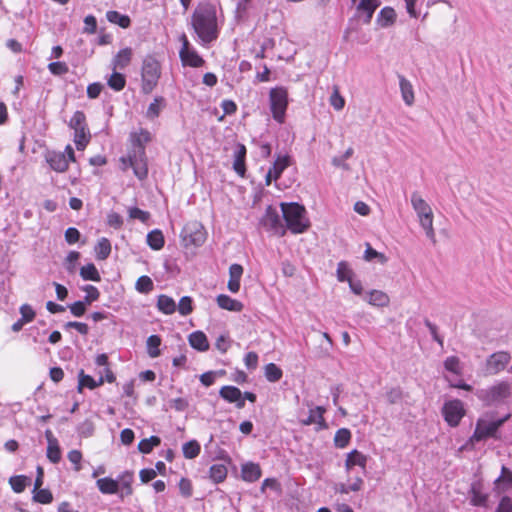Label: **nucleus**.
<instances>
[{"instance_id": "3c124183", "label": "nucleus", "mask_w": 512, "mask_h": 512, "mask_svg": "<svg viewBox=\"0 0 512 512\" xmlns=\"http://www.w3.org/2000/svg\"><path fill=\"white\" fill-rule=\"evenodd\" d=\"M47 457L52 463H58L61 459V451L57 439H50L47 447Z\"/></svg>"}, {"instance_id": "8fccbe9b", "label": "nucleus", "mask_w": 512, "mask_h": 512, "mask_svg": "<svg viewBox=\"0 0 512 512\" xmlns=\"http://www.w3.org/2000/svg\"><path fill=\"white\" fill-rule=\"evenodd\" d=\"M351 439V432L346 428L339 429L334 436L335 446L344 448L348 445Z\"/></svg>"}, {"instance_id": "20e7f679", "label": "nucleus", "mask_w": 512, "mask_h": 512, "mask_svg": "<svg viewBox=\"0 0 512 512\" xmlns=\"http://www.w3.org/2000/svg\"><path fill=\"white\" fill-rule=\"evenodd\" d=\"M411 205L417 214L419 224L424 229L426 236L435 243L436 237L433 227L434 215L431 206L418 192L412 193Z\"/></svg>"}, {"instance_id": "9b49d317", "label": "nucleus", "mask_w": 512, "mask_h": 512, "mask_svg": "<svg viewBox=\"0 0 512 512\" xmlns=\"http://www.w3.org/2000/svg\"><path fill=\"white\" fill-rule=\"evenodd\" d=\"M182 237L185 245L200 246L206 239L203 226L198 222H191L184 226Z\"/></svg>"}, {"instance_id": "5fc2aeb1", "label": "nucleus", "mask_w": 512, "mask_h": 512, "mask_svg": "<svg viewBox=\"0 0 512 512\" xmlns=\"http://www.w3.org/2000/svg\"><path fill=\"white\" fill-rule=\"evenodd\" d=\"M330 104L337 111L342 110L345 106V99L341 96L337 86L334 87L330 96Z\"/></svg>"}, {"instance_id": "39448f33", "label": "nucleus", "mask_w": 512, "mask_h": 512, "mask_svg": "<svg viewBox=\"0 0 512 512\" xmlns=\"http://www.w3.org/2000/svg\"><path fill=\"white\" fill-rule=\"evenodd\" d=\"M161 77V64L152 55H147L141 66V92L150 94L157 87Z\"/></svg>"}, {"instance_id": "e433bc0d", "label": "nucleus", "mask_w": 512, "mask_h": 512, "mask_svg": "<svg viewBox=\"0 0 512 512\" xmlns=\"http://www.w3.org/2000/svg\"><path fill=\"white\" fill-rule=\"evenodd\" d=\"M324 409L320 406H317L313 409H310L309 416L306 419L301 420V424L308 426L314 423L322 424L324 422L323 413Z\"/></svg>"}, {"instance_id": "423d86ee", "label": "nucleus", "mask_w": 512, "mask_h": 512, "mask_svg": "<svg viewBox=\"0 0 512 512\" xmlns=\"http://www.w3.org/2000/svg\"><path fill=\"white\" fill-rule=\"evenodd\" d=\"M510 418L506 415L500 419H494L492 413H486L476 422L475 431L469 439L470 443L479 442L490 437H495L498 429Z\"/></svg>"}, {"instance_id": "37998d69", "label": "nucleus", "mask_w": 512, "mask_h": 512, "mask_svg": "<svg viewBox=\"0 0 512 512\" xmlns=\"http://www.w3.org/2000/svg\"><path fill=\"white\" fill-rule=\"evenodd\" d=\"M146 345L147 353L151 358H156L160 355L161 338L158 335L149 336Z\"/></svg>"}, {"instance_id": "f03ea898", "label": "nucleus", "mask_w": 512, "mask_h": 512, "mask_svg": "<svg viewBox=\"0 0 512 512\" xmlns=\"http://www.w3.org/2000/svg\"><path fill=\"white\" fill-rule=\"evenodd\" d=\"M476 396L487 407L505 405L512 398V383L498 380L486 388L477 390Z\"/></svg>"}, {"instance_id": "cd10ccee", "label": "nucleus", "mask_w": 512, "mask_h": 512, "mask_svg": "<svg viewBox=\"0 0 512 512\" xmlns=\"http://www.w3.org/2000/svg\"><path fill=\"white\" fill-rule=\"evenodd\" d=\"M242 478L247 482H255L261 477V469L258 464L247 463L242 466Z\"/></svg>"}, {"instance_id": "69168bd1", "label": "nucleus", "mask_w": 512, "mask_h": 512, "mask_svg": "<svg viewBox=\"0 0 512 512\" xmlns=\"http://www.w3.org/2000/svg\"><path fill=\"white\" fill-rule=\"evenodd\" d=\"M86 305L88 304L84 300L77 301L69 305V309L75 317H81L86 311Z\"/></svg>"}, {"instance_id": "de8ad7c7", "label": "nucleus", "mask_w": 512, "mask_h": 512, "mask_svg": "<svg viewBox=\"0 0 512 512\" xmlns=\"http://www.w3.org/2000/svg\"><path fill=\"white\" fill-rule=\"evenodd\" d=\"M209 473H210V478L215 483H220L227 476V468L223 464H214L210 467Z\"/></svg>"}, {"instance_id": "72a5a7b5", "label": "nucleus", "mask_w": 512, "mask_h": 512, "mask_svg": "<svg viewBox=\"0 0 512 512\" xmlns=\"http://www.w3.org/2000/svg\"><path fill=\"white\" fill-rule=\"evenodd\" d=\"M164 236L163 233L155 229L148 233L147 235V244L153 250H160L164 246Z\"/></svg>"}, {"instance_id": "bf43d9fd", "label": "nucleus", "mask_w": 512, "mask_h": 512, "mask_svg": "<svg viewBox=\"0 0 512 512\" xmlns=\"http://www.w3.org/2000/svg\"><path fill=\"white\" fill-rule=\"evenodd\" d=\"M86 295L84 297V301L90 305L92 302L97 301L100 297L99 290L93 285H86L82 288Z\"/></svg>"}, {"instance_id": "b1692460", "label": "nucleus", "mask_w": 512, "mask_h": 512, "mask_svg": "<svg viewBox=\"0 0 512 512\" xmlns=\"http://www.w3.org/2000/svg\"><path fill=\"white\" fill-rule=\"evenodd\" d=\"M367 302L375 307H387L390 303L388 294L381 290H371L367 293Z\"/></svg>"}, {"instance_id": "052dcab7", "label": "nucleus", "mask_w": 512, "mask_h": 512, "mask_svg": "<svg viewBox=\"0 0 512 512\" xmlns=\"http://www.w3.org/2000/svg\"><path fill=\"white\" fill-rule=\"evenodd\" d=\"M444 367L454 374L459 375L461 373L460 360L456 356L447 357L444 361Z\"/></svg>"}, {"instance_id": "5701e85b", "label": "nucleus", "mask_w": 512, "mask_h": 512, "mask_svg": "<svg viewBox=\"0 0 512 512\" xmlns=\"http://www.w3.org/2000/svg\"><path fill=\"white\" fill-rule=\"evenodd\" d=\"M216 301L218 306L224 310L240 312L243 309V304L240 301L233 299L226 294L218 295Z\"/></svg>"}, {"instance_id": "ea45409f", "label": "nucleus", "mask_w": 512, "mask_h": 512, "mask_svg": "<svg viewBox=\"0 0 512 512\" xmlns=\"http://www.w3.org/2000/svg\"><path fill=\"white\" fill-rule=\"evenodd\" d=\"M106 18L110 23L117 24L122 28H128L131 23L127 15L120 14L117 11H108Z\"/></svg>"}, {"instance_id": "f3484780", "label": "nucleus", "mask_w": 512, "mask_h": 512, "mask_svg": "<svg viewBox=\"0 0 512 512\" xmlns=\"http://www.w3.org/2000/svg\"><path fill=\"white\" fill-rule=\"evenodd\" d=\"M243 275V267L240 264H232L229 267V281L227 287L230 292L237 293L240 290V280Z\"/></svg>"}, {"instance_id": "79ce46f5", "label": "nucleus", "mask_w": 512, "mask_h": 512, "mask_svg": "<svg viewBox=\"0 0 512 512\" xmlns=\"http://www.w3.org/2000/svg\"><path fill=\"white\" fill-rule=\"evenodd\" d=\"M385 399L388 404L395 405L402 402L404 399V392L400 387H391L385 393Z\"/></svg>"}, {"instance_id": "49530a36", "label": "nucleus", "mask_w": 512, "mask_h": 512, "mask_svg": "<svg viewBox=\"0 0 512 512\" xmlns=\"http://www.w3.org/2000/svg\"><path fill=\"white\" fill-rule=\"evenodd\" d=\"M160 443L161 440L158 436H151L150 438L142 439L138 444V449L141 453L148 454Z\"/></svg>"}, {"instance_id": "6ab92c4d", "label": "nucleus", "mask_w": 512, "mask_h": 512, "mask_svg": "<svg viewBox=\"0 0 512 512\" xmlns=\"http://www.w3.org/2000/svg\"><path fill=\"white\" fill-rule=\"evenodd\" d=\"M245 157L246 147L243 144H237V148L234 154L233 169L241 177H244L246 172Z\"/></svg>"}, {"instance_id": "c85d7f7f", "label": "nucleus", "mask_w": 512, "mask_h": 512, "mask_svg": "<svg viewBox=\"0 0 512 512\" xmlns=\"http://www.w3.org/2000/svg\"><path fill=\"white\" fill-rule=\"evenodd\" d=\"M291 164L290 156L288 155H278L269 169L274 174V180L279 179L282 172L289 167Z\"/></svg>"}, {"instance_id": "f257e3e1", "label": "nucleus", "mask_w": 512, "mask_h": 512, "mask_svg": "<svg viewBox=\"0 0 512 512\" xmlns=\"http://www.w3.org/2000/svg\"><path fill=\"white\" fill-rule=\"evenodd\" d=\"M191 24L202 43L208 44L218 38L216 10L212 5L198 6L192 14Z\"/></svg>"}, {"instance_id": "a211bd4d", "label": "nucleus", "mask_w": 512, "mask_h": 512, "mask_svg": "<svg viewBox=\"0 0 512 512\" xmlns=\"http://www.w3.org/2000/svg\"><path fill=\"white\" fill-rule=\"evenodd\" d=\"M50 167L56 172H65L68 169V160L66 155L60 152L49 153L46 157Z\"/></svg>"}, {"instance_id": "4c0bfd02", "label": "nucleus", "mask_w": 512, "mask_h": 512, "mask_svg": "<svg viewBox=\"0 0 512 512\" xmlns=\"http://www.w3.org/2000/svg\"><path fill=\"white\" fill-rule=\"evenodd\" d=\"M96 258L98 260H105L111 253V244L107 238H101L95 246Z\"/></svg>"}, {"instance_id": "f704fd0d", "label": "nucleus", "mask_w": 512, "mask_h": 512, "mask_svg": "<svg viewBox=\"0 0 512 512\" xmlns=\"http://www.w3.org/2000/svg\"><path fill=\"white\" fill-rule=\"evenodd\" d=\"M219 394L229 403L240 400V396H242L240 389L235 386H223L220 389Z\"/></svg>"}, {"instance_id": "09e8293b", "label": "nucleus", "mask_w": 512, "mask_h": 512, "mask_svg": "<svg viewBox=\"0 0 512 512\" xmlns=\"http://www.w3.org/2000/svg\"><path fill=\"white\" fill-rule=\"evenodd\" d=\"M264 374L269 382H277L282 378V370L274 363L265 366Z\"/></svg>"}, {"instance_id": "c9c22d12", "label": "nucleus", "mask_w": 512, "mask_h": 512, "mask_svg": "<svg viewBox=\"0 0 512 512\" xmlns=\"http://www.w3.org/2000/svg\"><path fill=\"white\" fill-rule=\"evenodd\" d=\"M131 138L135 145L134 149L142 148L145 150V144L151 141V134L148 130L140 129L139 132L132 133Z\"/></svg>"}, {"instance_id": "1a4fd4ad", "label": "nucleus", "mask_w": 512, "mask_h": 512, "mask_svg": "<svg viewBox=\"0 0 512 512\" xmlns=\"http://www.w3.org/2000/svg\"><path fill=\"white\" fill-rule=\"evenodd\" d=\"M511 361V354L508 351H497L489 355L484 364L486 375H498L506 369Z\"/></svg>"}, {"instance_id": "dca6fc26", "label": "nucleus", "mask_w": 512, "mask_h": 512, "mask_svg": "<svg viewBox=\"0 0 512 512\" xmlns=\"http://www.w3.org/2000/svg\"><path fill=\"white\" fill-rule=\"evenodd\" d=\"M133 57V50L130 47H126L118 51L111 61L112 70H123L131 62Z\"/></svg>"}, {"instance_id": "0eeeda50", "label": "nucleus", "mask_w": 512, "mask_h": 512, "mask_svg": "<svg viewBox=\"0 0 512 512\" xmlns=\"http://www.w3.org/2000/svg\"><path fill=\"white\" fill-rule=\"evenodd\" d=\"M69 127L74 130V143L78 150H84L91 139L86 124V116L82 111H76L69 122Z\"/></svg>"}, {"instance_id": "bb28decb", "label": "nucleus", "mask_w": 512, "mask_h": 512, "mask_svg": "<svg viewBox=\"0 0 512 512\" xmlns=\"http://www.w3.org/2000/svg\"><path fill=\"white\" fill-rule=\"evenodd\" d=\"M156 306L160 312L166 315H171L177 310L174 299L165 294L158 296Z\"/></svg>"}, {"instance_id": "6e6552de", "label": "nucleus", "mask_w": 512, "mask_h": 512, "mask_svg": "<svg viewBox=\"0 0 512 512\" xmlns=\"http://www.w3.org/2000/svg\"><path fill=\"white\" fill-rule=\"evenodd\" d=\"M270 108L274 120L283 123L288 106V91L284 87L272 88L269 93Z\"/></svg>"}, {"instance_id": "864d4df0", "label": "nucleus", "mask_w": 512, "mask_h": 512, "mask_svg": "<svg viewBox=\"0 0 512 512\" xmlns=\"http://www.w3.org/2000/svg\"><path fill=\"white\" fill-rule=\"evenodd\" d=\"M337 279L340 282L349 281L352 279V270L349 268L348 264L345 261H341L337 265Z\"/></svg>"}, {"instance_id": "58836bf2", "label": "nucleus", "mask_w": 512, "mask_h": 512, "mask_svg": "<svg viewBox=\"0 0 512 512\" xmlns=\"http://www.w3.org/2000/svg\"><path fill=\"white\" fill-rule=\"evenodd\" d=\"M80 276L84 280H90L95 282H99L101 280V276L93 263H89L87 265L82 266L80 269Z\"/></svg>"}, {"instance_id": "2f4dec72", "label": "nucleus", "mask_w": 512, "mask_h": 512, "mask_svg": "<svg viewBox=\"0 0 512 512\" xmlns=\"http://www.w3.org/2000/svg\"><path fill=\"white\" fill-rule=\"evenodd\" d=\"M97 487L103 494H115L119 484L116 480L105 477L97 480Z\"/></svg>"}, {"instance_id": "393cba45", "label": "nucleus", "mask_w": 512, "mask_h": 512, "mask_svg": "<svg viewBox=\"0 0 512 512\" xmlns=\"http://www.w3.org/2000/svg\"><path fill=\"white\" fill-rule=\"evenodd\" d=\"M189 344L192 348L205 352L209 349V342L206 335L202 331H195L188 337Z\"/></svg>"}, {"instance_id": "412c9836", "label": "nucleus", "mask_w": 512, "mask_h": 512, "mask_svg": "<svg viewBox=\"0 0 512 512\" xmlns=\"http://www.w3.org/2000/svg\"><path fill=\"white\" fill-rule=\"evenodd\" d=\"M179 56L183 65L185 66L201 67L205 63L203 58L200 57L198 53L191 48L186 51H179Z\"/></svg>"}, {"instance_id": "ddd939ff", "label": "nucleus", "mask_w": 512, "mask_h": 512, "mask_svg": "<svg viewBox=\"0 0 512 512\" xmlns=\"http://www.w3.org/2000/svg\"><path fill=\"white\" fill-rule=\"evenodd\" d=\"M380 6L379 0H360L356 6V15L363 18L365 24H369L375 10Z\"/></svg>"}, {"instance_id": "338daca9", "label": "nucleus", "mask_w": 512, "mask_h": 512, "mask_svg": "<svg viewBox=\"0 0 512 512\" xmlns=\"http://www.w3.org/2000/svg\"><path fill=\"white\" fill-rule=\"evenodd\" d=\"M135 156V149L130 151L127 156H123L119 159L120 169L126 172L129 168H132L133 160Z\"/></svg>"}, {"instance_id": "c03bdc74", "label": "nucleus", "mask_w": 512, "mask_h": 512, "mask_svg": "<svg viewBox=\"0 0 512 512\" xmlns=\"http://www.w3.org/2000/svg\"><path fill=\"white\" fill-rule=\"evenodd\" d=\"M200 450V444L196 440L188 441L182 447L183 455L186 459L196 458L199 455Z\"/></svg>"}, {"instance_id": "9d476101", "label": "nucleus", "mask_w": 512, "mask_h": 512, "mask_svg": "<svg viewBox=\"0 0 512 512\" xmlns=\"http://www.w3.org/2000/svg\"><path fill=\"white\" fill-rule=\"evenodd\" d=\"M443 416L445 421L451 426L456 427L459 425L461 419L465 415V409L462 401L455 399L448 401L444 404Z\"/></svg>"}, {"instance_id": "0e129e2a", "label": "nucleus", "mask_w": 512, "mask_h": 512, "mask_svg": "<svg viewBox=\"0 0 512 512\" xmlns=\"http://www.w3.org/2000/svg\"><path fill=\"white\" fill-rule=\"evenodd\" d=\"M20 314H21V318L20 319H22L26 323H29V322L33 321V319L35 318V311L28 304H23L20 307Z\"/></svg>"}, {"instance_id": "c756f323", "label": "nucleus", "mask_w": 512, "mask_h": 512, "mask_svg": "<svg viewBox=\"0 0 512 512\" xmlns=\"http://www.w3.org/2000/svg\"><path fill=\"white\" fill-rule=\"evenodd\" d=\"M166 106L165 98L162 96H156L153 99V102L150 103V105L147 108L146 111V117L150 120H154L157 118L162 109Z\"/></svg>"}, {"instance_id": "6e6d98bb", "label": "nucleus", "mask_w": 512, "mask_h": 512, "mask_svg": "<svg viewBox=\"0 0 512 512\" xmlns=\"http://www.w3.org/2000/svg\"><path fill=\"white\" fill-rule=\"evenodd\" d=\"M33 493V499L38 503L48 504L51 503L53 500V495L48 489H38L36 491H33Z\"/></svg>"}, {"instance_id": "a19ab883", "label": "nucleus", "mask_w": 512, "mask_h": 512, "mask_svg": "<svg viewBox=\"0 0 512 512\" xmlns=\"http://www.w3.org/2000/svg\"><path fill=\"white\" fill-rule=\"evenodd\" d=\"M108 86L114 91H121L126 85V78L123 74L118 73L116 70L110 75L107 80Z\"/></svg>"}, {"instance_id": "7ed1b4c3", "label": "nucleus", "mask_w": 512, "mask_h": 512, "mask_svg": "<svg viewBox=\"0 0 512 512\" xmlns=\"http://www.w3.org/2000/svg\"><path fill=\"white\" fill-rule=\"evenodd\" d=\"M281 210L287 228L294 234H301L310 227L304 206L298 203H281Z\"/></svg>"}, {"instance_id": "774afa93", "label": "nucleus", "mask_w": 512, "mask_h": 512, "mask_svg": "<svg viewBox=\"0 0 512 512\" xmlns=\"http://www.w3.org/2000/svg\"><path fill=\"white\" fill-rule=\"evenodd\" d=\"M495 512H512V499L508 496H503Z\"/></svg>"}, {"instance_id": "e2e57ef3", "label": "nucleus", "mask_w": 512, "mask_h": 512, "mask_svg": "<svg viewBox=\"0 0 512 512\" xmlns=\"http://www.w3.org/2000/svg\"><path fill=\"white\" fill-rule=\"evenodd\" d=\"M129 217L131 219H138L141 222H147L150 218V214L147 211L141 210L137 207L129 208Z\"/></svg>"}, {"instance_id": "4468645a", "label": "nucleus", "mask_w": 512, "mask_h": 512, "mask_svg": "<svg viewBox=\"0 0 512 512\" xmlns=\"http://www.w3.org/2000/svg\"><path fill=\"white\" fill-rule=\"evenodd\" d=\"M132 169H133L135 176L138 179L143 180L147 177L148 167H147L144 149H142V148L135 149V156H134V160H133Z\"/></svg>"}, {"instance_id": "f8f14e48", "label": "nucleus", "mask_w": 512, "mask_h": 512, "mask_svg": "<svg viewBox=\"0 0 512 512\" xmlns=\"http://www.w3.org/2000/svg\"><path fill=\"white\" fill-rule=\"evenodd\" d=\"M261 224L269 231L274 232L279 236L285 234V227L282 224L281 218L275 208L268 206L264 216L261 219Z\"/></svg>"}, {"instance_id": "a878e982", "label": "nucleus", "mask_w": 512, "mask_h": 512, "mask_svg": "<svg viewBox=\"0 0 512 512\" xmlns=\"http://www.w3.org/2000/svg\"><path fill=\"white\" fill-rule=\"evenodd\" d=\"M366 463L367 457L363 453L355 449L347 454L345 468L348 471L351 470L354 466H360L362 468H365Z\"/></svg>"}, {"instance_id": "7c9ffc66", "label": "nucleus", "mask_w": 512, "mask_h": 512, "mask_svg": "<svg viewBox=\"0 0 512 512\" xmlns=\"http://www.w3.org/2000/svg\"><path fill=\"white\" fill-rule=\"evenodd\" d=\"M104 383L103 376H100L99 380L96 381L89 375L84 374V371L81 370L79 373V383H78V391L81 392L84 387H88L89 389H94Z\"/></svg>"}, {"instance_id": "4be33fe9", "label": "nucleus", "mask_w": 512, "mask_h": 512, "mask_svg": "<svg viewBox=\"0 0 512 512\" xmlns=\"http://www.w3.org/2000/svg\"><path fill=\"white\" fill-rule=\"evenodd\" d=\"M471 503L474 506L489 507L488 494L482 491L479 483H473L471 486Z\"/></svg>"}, {"instance_id": "a18cd8bd", "label": "nucleus", "mask_w": 512, "mask_h": 512, "mask_svg": "<svg viewBox=\"0 0 512 512\" xmlns=\"http://www.w3.org/2000/svg\"><path fill=\"white\" fill-rule=\"evenodd\" d=\"M9 483L16 493H21L25 490L26 486L30 483V478L24 475L12 476L9 479Z\"/></svg>"}, {"instance_id": "2eb2a0df", "label": "nucleus", "mask_w": 512, "mask_h": 512, "mask_svg": "<svg viewBox=\"0 0 512 512\" xmlns=\"http://www.w3.org/2000/svg\"><path fill=\"white\" fill-rule=\"evenodd\" d=\"M512 489V471L505 466L501 469V475L494 481V491L497 494L505 493Z\"/></svg>"}, {"instance_id": "473e14b6", "label": "nucleus", "mask_w": 512, "mask_h": 512, "mask_svg": "<svg viewBox=\"0 0 512 512\" xmlns=\"http://www.w3.org/2000/svg\"><path fill=\"white\" fill-rule=\"evenodd\" d=\"M396 13L391 7H384L377 16V22L381 27H388L395 21Z\"/></svg>"}, {"instance_id": "13d9d810", "label": "nucleus", "mask_w": 512, "mask_h": 512, "mask_svg": "<svg viewBox=\"0 0 512 512\" xmlns=\"http://www.w3.org/2000/svg\"><path fill=\"white\" fill-rule=\"evenodd\" d=\"M366 246L367 247H366V250L364 253V259L366 261H372L373 259L377 258L379 260V262L382 264L387 262V257L383 253H380V252L376 251L375 249H373L370 246V244H367Z\"/></svg>"}, {"instance_id": "603ef678", "label": "nucleus", "mask_w": 512, "mask_h": 512, "mask_svg": "<svg viewBox=\"0 0 512 512\" xmlns=\"http://www.w3.org/2000/svg\"><path fill=\"white\" fill-rule=\"evenodd\" d=\"M135 288L138 292L147 294L153 290L154 284L149 276L144 275L138 278Z\"/></svg>"}, {"instance_id": "4d7b16f0", "label": "nucleus", "mask_w": 512, "mask_h": 512, "mask_svg": "<svg viewBox=\"0 0 512 512\" xmlns=\"http://www.w3.org/2000/svg\"><path fill=\"white\" fill-rule=\"evenodd\" d=\"M193 301L189 296H184L180 299L177 309L182 316H187L193 311Z\"/></svg>"}, {"instance_id": "aec40b11", "label": "nucleus", "mask_w": 512, "mask_h": 512, "mask_svg": "<svg viewBox=\"0 0 512 512\" xmlns=\"http://www.w3.org/2000/svg\"><path fill=\"white\" fill-rule=\"evenodd\" d=\"M399 86L404 103L407 106H412L415 101V95L411 82L404 76L399 75Z\"/></svg>"}, {"instance_id": "680f3d73", "label": "nucleus", "mask_w": 512, "mask_h": 512, "mask_svg": "<svg viewBox=\"0 0 512 512\" xmlns=\"http://www.w3.org/2000/svg\"><path fill=\"white\" fill-rule=\"evenodd\" d=\"M49 71L56 76L64 75L68 72L69 68L65 62H51L48 65Z\"/></svg>"}]
</instances>
